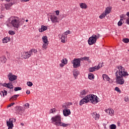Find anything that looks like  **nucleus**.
I'll return each mask as SVG.
<instances>
[{"label":"nucleus","instance_id":"1","mask_svg":"<svg viewBox=\"0 0 129 129\" xmlns=\"http://www.w3.org/2000/svg\"><path fill=\"white\" fill-rule=\"evenodd\" d=\"M114 72H115V75L117 84H120V85L124 84L123 77L128 76V74L125 71V69L121 66H118L115 68Z\"/></svg>","mask_w":129,"mask_h":129},{"label":"nucleus","instance_id":"2","mask_svg":"<svg viewBox=\"0 0 129 129\" xmlns=\"http://www.w3.org/2000/svg\"><path fill=\"white\" fill-rule=\"evenodd\" d=\"M89 102H91L93 104H96V103L99 102L98 97L93 94L88 95L80 100V105H83V104L88 103Z\"/></svg>","mask_w":129,"mask_h":129},{"label":"nucleus","instance_id":"3","mask_svg":"<svg viewBox=\"0 0 129 129\" xmlns=\"http://www.w3.org/2000/svg\"><path fill=\"white\" fill-rule=\"evenodd\" d=\"M7 26L8 28H15V29H19L21 26V21L18 17L12 16L7 22Z\"/></svg>","mask_w":129,"mask_h":129},{"label":"nucleus","instance_id":"4","mask_svg":"<svg viewBox=\"0 0 129 129\" xmlns=\"http://www.w3.org/2000/svg\"><path fill=\"white\" fill-rule=\"evenodd\" d=\"M51 123L56 125V126H62L63 127H67L69 124H66L61 122V117L60 115H56L51 118Z\"/></svg>","mask_w":129,"mask_h":129},{"label":"nucleus","instance_id":"5","mask_svg":"<svg viewBox=\"0 0 129 129\" xmlns=\"http://www.w3.org/2000/svg\"><path fill=\"white\" fill-rule=\"evenodd\" d=\"M100 37V34H97L96 35L93 34L92 35V36L90 37L88 40L89 45H93V44H95V43H96V41H97V39H99Z\"/></svg>","mask_w":129,"mask_h":129},{"label":"nucleus","instance_id":"6","mask_svg":"<svg viewBox=\"0 0 129 129\" xmlns=\"http://www.w3.org/2000/svg\"><path fill=\"white\" fill-rule=\"evenodd\" d=\"M43 42L42 49L46 50L48 48V45H49V41H48V37L47 36H44L42 37Z\"/></svg>","mask_w":129,"mask_h":129},{"label":"nucleus","instance_id":"7","mask_svg":"<svg viewBox=\"0 0 129 129\" xmlns=\"http://www.w3.org/2000/svg\"><path fill=\"white\" fill-rule=\"evenodd\" d=\"M80 58H75L72 61V63L73 64V66L74 68H78V67H80Z\"/></svg>","mask_w":129,"mask_h":129},{"label":"nucleus","instance_id":"8","mask_svg":"<svg viewBox=\"0 0 129 129\" xmlns=\"http://www.w3.org/2000/svg\"><path fill=\"white\" fill-rule=\"evenodd\" d=\"M101 67H102V64L99 63L97 66H95L93 68H90L89 69V72H94V71H96V70H99Z\"/></svg>","mask_w":129,"mask_h":129},{"label":"nucleus","instance_id":"9","mask_svg":"<svg viewBox=\"0 0 129 129\" xmlns=\"http://www.w3.org/2000/svg\"><path fill=\"white\" fill-rule=\"evenodd\" d=\"M16 121V119L14 118H10L8 121L7 120V126L14 127V122Z\"/></svg>","mask_w":129,"mask_h":129},{"label":"nucleus","instance_id":"10","mask_svg":"<svg viewBox=\"0 0 129 129\" xmlns=\"http://www.w3.org/2000/svg\"><path fill=\"white\" fill-rule=\"evenodd\" d=\"M8 79L10 81H14L18 78L17 76L13 75V73H10L8 75Z\"/></svg>","mask_w":129,"mask_h":129},{"label":"nucleus","instance_id":"11","mask_svg":"<svg viewBox=\"0 0 129 129\" xmlns=\"http://www.w3.org/2000/svg\"><path fill=\"white\" fill-rule=\"evenodd\" d=\"M30 56H32V52L30 50L23 53V57L24 59H28V58H30Z\"/></svg>","mask_w":129,"mask_h":129},{"label":"nucleus","instance_id":"12","mask_svg":"<svg viewBox=\"0 0 129 129\" xmlns=\"http://www.w3.org/2000/svg\"><path fill=\"white\" fill-rule=\"evenodd\" d=\"M50 20L53 24H55V23H58V17L55 15H51Z\"/></svg>","mask_w":129,"mask_h":129},{"label":"nucleus","instance_id":"13","mask_svg":"<svg viewBox=\"0 0 129 129\" xmlns=\"http://www.w3.org/2000/svg\"><path fill=\"white\" fill-rule=\"evenodd\" d=\"M16 112L17 113H19V114H20L22 115L23 113L24 112V110H23V107L21 106H16Z\"/></svg>","mask_w":129,"mask_h":129},{"label":"nucleus","instance_id":"14","mask_svg":"<svg viewBox=\"0 0 129 129\" xmlns=\"http://www.w3.org/2000/svg\"><path fill=\"white\" fill-rule=\"evenodd\" d=\"M63 113L64 116H68V115H70V114H71V111L69 109H64L63 110Z\"/></svg>","mask_w":129,"mask_h":129},{"label":"nucleus","instance_id":"15","mask_svg":"<svg viewBox=\"0 0 129 129\" xmlns=\"http://www.w3.org/2000/svg\"><path fill=\"white\" fill-rule=\"evenodd\" d=\"M92 115L93 118H95V120H98L99 119V117H100V115H99V114H97L96 112L92 113Z\"/></svg>","mask_w":129,"mask_h":129},{"label":"nucleus","instance_id":"16","mask_svg":"<svg viewBox=\"0 0 129 129\" xmlns=\"http://www.w3.org/2000/svg\"><path fill=\"white\" fill-rule=\"evenodd\" d=\"M72 104H73L72 102L66 103L62 105V107L64 109H68V108H70V106L72 105Z\"/></svg>","mask_w":129,"mask_h":129},{"label":"nucleus","instance_id":"17","mask_svg":"<svg viewBox=\"0 0 129 129\" xmlns=\"http://www.w3.org/2000/svg\"><path fill=\"white\" fill-rule=\"evenodd\" d=\"M3 86L5 87H7V88H9L10 89H13L14 88V86H13V84L10 83L8 84H4Z\"/></svg>","mask_w":129,"mask_h":129},{"label":"nucleus","instance_id":"18","mask_svg":"<svg viewBox=\"0 0 129 129\" xmlns=\"http://www.w3.org/2000/svg\"><path fill=\"white\" fill-rule=\"evenodd\" d=\"M103 79L104 81H109V82H110L109 80H110V78L106 74H103L102 75Z\"/></svg>","mask_w":129,"mask_h":129},{"label":"nucleus","instance_id":"19","mask_svg":"<svg viewBox=\"0 0 129 129\" xmlns=\"http://www.w3.org/2000/svg\"><path fill=\"white\" fill-rule=\"evenodd\" d=\"M106 112L108 114H110L111 115H113V113H114V110L111 109H106Z\"/></svg>","mask_w":129,"mask_h":129},{"label":"nucleus","instance_id":"20","mask_svg":"<svg viewBox=\"0 0 129 129\" xmlns=\"http://www.w3.org/2000/svg\"><path fill=\"white\" fill-rule=\"evenodd\" d=\"M10 41H11V38H10L9 37H4L3 39V43L4 44L5 43H8V42H10Z\"/></svg>","mask_w":129,"mask_h":129},{"label":"nucleus","instance_id":"21","mask_svg":"<svg viewBox=\"0 0 129 129\" xmlns=\"http://www.w3.org/2000/svg\"><path fill=\"white\" fill-rule=\"evenodd\" d=\"M47 30V27L44 25L41 26V29H39V32L40 33H43V32H45Z\"/></svg>","mask_w":129,"mask_h":129},{"label":"nucleus","instance_id":"22","mask_svg":"<svg viewBox=\"0 0 129 129\" xmlns=\"http://www.w3.org/2000/svg\"><path fill=\"white\" fill-rule=\"evenodd\" d=\"M111 9L112 8L110 7H107L105 10L104 13L107 15H108V14H110V12H111Z\"/></svg>","mask_w":129,"mask_h":129},{"label":"nucleus","instance_id":"23","mask_svg":"<svg viewBox=\"0 0 129 129\" xmlns=\"http://www.w3.org/2000/svg\"><path fill=\"white\" fill-rule=\"evenodd\" d=\"M19 96H20V95H14L13 96H12L10 98V101H13V100H17V98H18V97Z\"/></svg>","mask_w":129,"mask_h":129},{"label":"nucleus","instance_id":"24","mask_svg":"<svg viewBox=\"0 0 129 129\" xmlns=\"http://www.w3.org/2000/svg\"><path fill=\"white\" fill-rule=\"evenodd\" d=\"M73 75L75 78H76V77L79 75V71H78L77 70H75L73 71Z\"/></svg>","mask_w":129,"mask_h":129},{"label":"nucleus","instance_id":"25","mask_svg":"<svg viewBox=\"0 0 129 129\" xmlns=\"http://www.w3.org/2000/svg\"><path fill=\"white\" fill-rule=\"evenodd\" d=\"M80 7L81 9H86L87 5L85 3H80Z\"/></svg>","mask_w":129,"mask_h":129},{"label":"nucleus","instance_id":"26","mask_svg":"<svg viewBox=\"0 0 129 129\" xmlns=\"http://www.w3.org/2000/svg\"><path fill=\"white\" fill-rule=\"evenodd\" d=\"M87 94V91L83 90L80 93V96H83L84 95H86Z\"/></svg>","mask_w":129,"mask_h":129},{"label":"nucleus","instance_id":"27","mask_svg":"<svg viewBox=\"0 0 129 129\" xmlns=\"http://www.w3.org/2000/svg\"><path fill=\"white\" fill-rule=\"evenodd\" d=\"M66 38H67V36H66L63 34H62L61 37V41L62 43H65V40L66 39Z\"/></svg>","mask_w":129,"mask_h":129},{"label":"nucleus","instance_id":"28","mask_svg":"<svg viewBox=\"0 0 129 129\" xmlns=\"http://www.w3.org/2000/svg\"><path fill=\"white\" fill-rule=\"evenodd\" d=\"M124 23V21H123V19H121L118 22V27H120V26H122V25Z\"/></svg>","mask_w":129,"mask_h":129},{"label":"nucleus","instance_id":"29","mask_svg":"<svg viewBox=\"0 0 129 129\" xmlns=\"http://www.w3.org/2000/svg\"><path fill=\"white\" fill-rule=\"evenodd\" d=\"M1 61L2 63H5L7 61V58H6V56H2L1 57Z\"/></svg>","mask_w":129,"mask_h":129},{"label":"nucleus","instance_id":"30","mask_svg":"<svg viewBox=\"0 0 129 129\" xmlns=\"http://www.w3.org/2000/svg\"><path fill=\"white\" fill-rule=\"evenodd\" d=\"M88 78L89 79H90V80H91V79H94V75L93 74L89 73L88 75Z\"/></svg>","mask_w":129,"mask_h":129},{"label":"nucleus","instance_id":"31","mask_svg":"<svg viewBox=\"0 0 129 129\" xmlns=\"http://www.w3.org/2000/svg\"><path fill=\"white\" fill-rule=\"evenodd\" d=\"M107 15L104 12L100 16L99 18L101 19H104V18H105V17H106Z\"/></svg>","mask_w":129,"mask_h":129},{"label":"nucleus","instance_id":"32","mask_svg":"<svg viewBox=\"0 0 129 129\" xmlns=\"http://www.w3.org/2000/svg\"><path fill=\"white\" fill-rule=\"evenodd\" d=\"M29 51L30 52H31V55H33V53H34L35 54L37 52V49H35L34 48L31 49Z\"/></svg>","mask_w":129,"mask_h":129},{"label":"nucleus","instance_id":"33","mask_svg":"<svg viewBox=\"0 0 129 129\" xmlns=\"http://www.w3.org/2000/svg\"><path fill=\"white\" fill-rule=\"evenodd\" d=\"M3 93V97H5V96L8 95V92L6 90H4L1 91V93Z\"/></svg>","mask_w":129,"mask_h":129},{"label":"nucleus","instance_id":"34","mask_svg":"<svg viewBox=\"0 0 129 129\" xmlns=\"http://www.w3.org/2000/svg\"><path fill=\"white\" fill-rule=\"evenodd\" d=\"M68 61L67 60V58H64L61 60V63H63L64 65H66V64H67Z\"/></svg>","mask_w":129,"mask_h":129},{"label":"nucleus","instance_id":"35","mask_svg":"<svg viewBox=\"0 0 129 129\" xmlns=\"http://www.w3.org/2000/svg\"><path fill=\"white\" fill-rule=\"evenodd\" d=\"M110 128L115 129V128H116V125H115V124H112L110 125Z\"/></svg>","mask_w":129,"mask_h":129},{"label":"nucleus","instance_id":"36","mask_svg":"<svg viewBox=\"0 0 129 129\" xmlns=\"http://www.w3.org/2000/svg\"><path fill=\"white\" fill-rule=\"evenodd\" d=\"M69 34H70V31L69 30H68L62 34H63L66 37H67V35H69Z\"/></svg>","mask_w":129,"mask_h":129},{"label":"nucleus","instance_id":"37","mask_svg":"<svg viewBox=\"0 0 129 129\" xmlns=\"http://www.w3.org/2000/svg\"><path fill=\"white\" fill-rule=\"evenodd\" d=\"M19 90H22V88L20 87H15L14 89L15 91H19Z\"/></svg>","mask_w":129,"mask_h":129},{"label":"nucleus","instance_id":"38","mask_svg":"<svg viewBox=\"0 0 129 129\" xmlns=\"http://www.w3.org/2000/svg\"><path fill=\"white\" fill-rule=\"evenodd\" d=\"M27 84L29 87H32V86H33V83L31 82H27Z\"/></svg>","mask_w":129,"mask_h":129},{"label":"nucleus","instance_id":"39","mask_svg":"<svg viewBox=\"0 0 129 129\" xmlns=\"http://www.w3.org/2000/svg\"><path fill=\"white\" fill-rule=\"evenodd\" d=\"M81 60H85L86 61H88L89 60V57H82L81 58H80Z\"/></svg>","mask_w":129,"mask_h":129},{"label":"nucleus","instance_id":"40","mask_svg":"<svg viewBox=\"0 0 129 129\" xmlns=\"http://www.w3.org/2000/svg\"><path fill=\"white\" fill-rule=\"evenodd\" d=\"M54 112H56V109L53 108L51 109L50 110V113H54Z\"/></svg>","mask_w":129,"mask_h":129},{"label":"nucleus","instance_id":"41","mask_svg":"<svg viewBox=\"0 0 129 129\" xmlns=\"http://www.w3.org/2000/svg\"><path fill=\"white\" fill-rule=\"evenodd\" d=\"M9 35H15V33L13 30H10L8 32Z\"/></svg>","mask_w":129,"mask_h":129},{"label":"nucleus","instance_id":"42","mask_svg":"<svg viewBox=\"0 0 129 129\" xmlns=\"http://www.w3.org/2000/svg\"><path fill=\"white\" fill-rule=\"evenodd\" d=\"M122 41L124 42V43H128L129 42V39L128 38H125V39H123L122 40Z\"/></svg>","mask_w":129,"mask_h":129},{"label":"nucleus","instance_id":"43","mask_svg":"<svg viewBox=\"0 0 129 129\" xmlns=\"http://www.w3.org/2000/svg\"><path fill=\"white\" fill-rule=\"evenodd\" d=\"M4 5L6 10H10V7L8 4H4Z\"/></svg>","mask_w":129,"mask_h":129},{"label":"nucleus","instance_id":"44","mask_svg":"<svg viewBox=\"0 0 129 129\" xmlns=\"http://www.w3.org/2000/svg\"><path fill=\"white\" fill-rule=\"evenodd\" d=\"M125 17H126V16H125V15H124V14H122V15H121L120 16V18L121 19H124V20H125Z\"/></svg>","mask_w":129,"mask_h":129},{"label":"nucleus","instance_id":"45","mask_svg":"<svg viewBox=\"0 0 129 129\" xmlns=\"http://www.w3.org/2000/svg\"><path fill=\"white\" fill-rule=\"evenodd\" d=\"M115 90L116 91H117V92H119V91H120V90H119V88H118L117 87H115Z\"/></svg>","mask_w":129,"mask_h":129},{"label":"nucleus","instance_id":"46","mask_svg":"<svg viewBox=\"0 0 129 129\" xmlns=\"http://www.w3.org/2000/svg\"><path fill=\"white\" fill-rule=\"evenodd\" d=\"M124 101H125L126 102L128 101V97H125L124 98Z\"/></svg>","mask_w":129,"mask_h":129},{"label":"nucleus","instance_id":"47","mask_svg":"<svg viewBox=\"0 0 129 129\" xmlns=\"http://www.w3.org/2000/svg\"><path fill=\"white\" fill-rule=\"evenodd\" d=\"M55 14H56V16H59V14H60V11H59V10L56 11Z\"/></svg>","mask_w":129,"mask_h":129},{"label":"nucleus","instance_id":"48","mask_svg":"<svg viewBox=\"0 0 129 129\" xmlns=\"http://www.w3.org/2000/svg\"><path fill=\"white\" fill-rule=\"evenodd\" d=\"M15 104V103H12L11 104L8 105V107H11V106H13Z\"/></svg>","mask_w":129,"mask_h":129},{"label":"nucleus","instance_id":"49","mask_svg":"<svg viewBox=\"0 0 129 129\" xmlns=\"http://www.w3.org/2000/svg\"><path fill=\"white\" fill-rule=\"evenodd\" d=\"M30 0H20V2H21V3H25V2H29Z\"/></svg>","mask_w":129,"mask_h":129},{"label":"nucleus","instance_id":"50","mask_svg":"<svg viewBox=\"0 0 129 129\" xmlns=\"http://www.w3.org/2000/svg\"><path fill=\"white\" fill-rule=\"evenodd\" d=\"M65 66L64 63H63V62H61V63H60L59 66L60 67H64V66Z\"/></svg>","mask_w":129,"mask_h":129},{"label":"nucleus","instance_id":"51","mask_svg":"<svg viewBox=\"0 0 129 129\" xmlns=\"http://www.w3.org/2000/svg\"><path fill=\"white\" fill-rule=\"evenodd\" d=\"M25 106H26V107L27 106L29 108V106H30V104L27 103L25 104Z\"/></svg>","mask_w":129,"mask_h":129},{"label":"nucleus","instance_id":"52","mask_svg":"<svg viewBox=\"0 0 129 129\" xmlns=\"http://www.w3.org/2000/svg\"><path fill=\"white\" fill-rule=\"evenodd\" d=\"M31 93V92L29 90H26V94H30Z\"/></svg>","mask_w":129,"mask_h":129},{"label":"nucleus","instance_id":"53","mask_svg":"<svg viewBox=\"0 0 129 129\" xmlns=\"http://www.w3.org/2000/svg\"><path fill=\"white\" fill-rule=\"evenodd\" d=\"M13 4L12 3H10L8 4V6H9V7H12V6H13Z\"/></svg>","mask_w":129,"mask_h":129},{"label":"nucleus","instance_id":"54","mask_svg":"<svg viewBox=\"0 0 129 129\" xmlns=\"http://www.w3.org/2000/svg\"><path fill=\"white\" fill-rule=\"evenodd\" d=\"M126 15L127 17H129V12H127V13L126 14Z\"/></svg>","mask_w":129,"mask_h":129},{"label":"nucleus","instance_id":"55","mask_svg":"<svg viewBox=\"0 0 129 129\" xmlns=\"http://www.w3.org/2000/svg\"><path fill=\"white\" fill-rule=\"evenodd\" d=\"M14 127H12V126H8V129H13Z\"/></svg>","mask_w":129,"mask_h":129},{"label":"nucleus","instance_id":"56","mask_svg":"<svg viewBox=\"0 0 129 129\" xmlns=\"http://www.w3.org/2000/svg\"><path fill=\"white\" fill-rule=\"evenodd\" d=\"M5 1L9 3V2H11V0H5Z\"/></svg>","mask_w":129,"mask_h":129},{"label":"nucleus","instance_id":"57","mask_svg":"<svg viewBox=\"0 0 129 129\" xmlns=\"http://www.w3.org/2000/svg\"><path fill=\"white\" fill-rule=\"evenodd\" d=\"M21 125L24 126V123H21Z\"/></svg>","mask_w":129,"mask_h":129},{"label":"nucleus","instance_id":"58","mask_svg":"<svg viewBox=\"0 0 129 129\" xmlns=\"http://www.w3.org/2000/svg\"><path fill=\"white\" fill-rule=\"evenodd\" d=\"M25 22H29V20H26Z\"/></svg>","mask_w":129,"mask_h":129},{"label":"nucleus","instance_id":"59","mask_svg":"<svg viewBox=\"0 0 129 129\" xmlns=\"http://www.w3.org/2000/svg\"><path fill=\"white\" fill-rule=\"evenodd\" d=\"M25 22V20H22V22L24 23Z\"/></svg>","mask_w":129,"mask_h":129},{"label":"nucleus","instance_id":"60","mask_svg":"<svg viewBox=\"0 0 129 129\" xmlns=\"http://www.w3.org/2000/svg\"><path fill=\"white\" fill-rule=\"evenodd\" d=\"M2 1V2H4V1H5V0H1Z\"/></svg>","mask_w":129,"mask_h":129},{"label":"nucleus","instance_id":"61","mask_svg":"<svg viewBox=\"0 0 129 129\" xmlns=\"http://www.w3.org/2000/svg\"><path fill=\"white\" fill-rule=\"evenodd\" d=\"M122 1H125V0H122Z\"/></svg>","mask_w":129,"mask_h":129},{"label":"nucleus","instance_id":"62","mask_svg":"<svg viewBox=\"0 0 129 129\" xmlns=\"http://www.w3.org/2000/svg\"><path fill=\"white\" fill-rule=\"evenodd\" d=\"M0 94H2V93H1Z\"/></svg>","mask_w":129,"mask_h":129}]
</instances>
